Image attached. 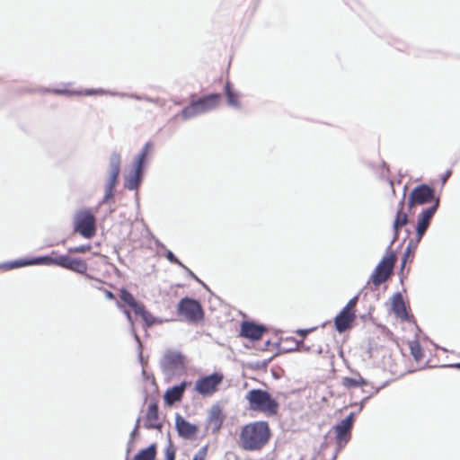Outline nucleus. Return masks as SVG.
I'll return each instance as SVG.
<instances>
[{
    "label": "nucleus",
    "mask_w": 460,
    "mask_h": 460,
    "mask_svg": "<svg viewBox=\"0 0 460 460\" xmlns=\"http://www.w3.org/2000/svg\"><path fill=\"white\" fill-rule=\"evenodd\" d=\"M165 257L166 259L172 262V263H175V264H178L179 266L181 267H184V264H182L176 257L175 255L173 254L172 252L169 251V250H166V253H165Z\"/></svg>",
    "instance_id": "38"
},
{
    "label": "nucleus",
    "mask_w": 460,
    "mask_h": 460,
    "mask_svg": "<svg viewBox=\"0 0 460 460\" xmlns=\"http://www.w3.org/2000/svg\"><path fill=\"white\" fill-rule=\"evenodd\" d=\"M349 420H341L334 426L339 451L341 450L350 439L352 427L349 426Z\"/></svg>",
    "instance_id": "14"
},
{
    "label": "nucleus",
    "mask_w": 460,
    "mask_h": 460,
    "mask_svg": "<svg viewBox=\"0 0 460 460\" xmlns=\"http://www.w3.org/2000/svg\"><path fill=\"white\" fill-rule=\"evenodd\" d=\"M143 168L133 164L132 169L125 173L124 187L130 190H137L143 179Z\"/></svg>",
    "instance_id": "12"
},
{
    "label": "nucleus",
    "mask_w": 460,
    "mask_h": 460,
    "mask_svg": "<svg viewBox=\"0 0 460 460\" xmlns=\"http://www.w3.org/2000/svg\"><path fill=\"white\" fill-rule=\"evenodd\" d=\"M175 426L179 435L184 438H190L197 431L195 425L190 424L179 414L175 418Z\"/></svg>",
    "instance_id": "17"
},
{
    "label": "nucleus",
    "mask_w": 460,
    "mask_h": 460,
    "mask_svg": "<svg viewBox=\"0 0 460 460\" xmlns=\"http://www.w3.org/2000/svg\"><path fill=\"white\" fill-rule=\"evenodd\" d=\"M358 299V296L352 297L342 310L348 313H354V308L357 305Z\"/></svg>",
    "instance_id": "35"
},
{
    "label": "nucleus",
    "mask_w": 460,
    "mask_h": 460,
    "mask_svg": "<svg viewBox=\"0 0 460 460\" xmlns=\"http://www.w3.org/2000/svg\"><path fill=\"white\" fill-rule=\"evenodd\" d=\"M456 367L460 368V363L456 365Z\"/></svg>",
    "instance_id": "54"
},
{
    "label": "nucleus",
    "mask_w": 460,
    "mask_h": 460,
    "mask_svg": "<svg viewBox=\"0 0 460 460\" xmlns=\"http://www.w3.org/2000/svg\"><path fill=\"white\" fill-rule=\"evenodd\" d=\"M365 385H367V381L359 375L353 377H344L342 379V385L346 388L359 387Z\"/></svg>",
    "instance_id": "26"
},
{
    "label": "nucleus",
    "mask_w": 460,
    "mask_h": 460,
    "mask_svg": "<svg viewBox=\"0 0 460 460\" xmlns=\"http://www.w3.org/2000/svg\"><path fill=\"white\" fill-rule=\"evenodd\" d=\"M153 145L151 142H146L137 155L134 158L133 164H137L139 166L144 167V163L148 155L149 151L151 150Z\"/></svg>",
    "instance_id": "28"
},
{
    "label": "nucleus",
    "mask_w": 460,
    "mask_h": 460,
    "mask_svg": "<svg viewBox=\"0 0 460 460\" xmlns=\"http://www.w3.org/2000/svg\"><path fill=\"white\" fill-rule=\"evenodd\" d=\"M119 298L121 302L127 304L128 306H130L133 311L136 313L138 308L142 305V304L138 303L135 297L132 296L131 293H129L127 289L122 288L120 290Z\"/></svg>",
    "instance_id": "25"
},
{
    "label": "nucleus",
    "mask_w": 460,
    "mask_h": 460,
    "mask_svg": "<svg viewBox=\"0 0 460 460\" xmlns=\"http://www.w3.org/2000/svg\"><path fill=\"white\" fill-rule=\"evenodd\" d=\"M434 197V190L426 184L414 188L409 195L408 207L411 208L414 205H423L431 200Z\"/></svg>",
    "instance_id": "9"
},
{
    "label": "nucleus",
    "mask_w": 460,
    "mask_h": 460,
    "mask_svg": "<svg viewBox=\"0 0 460 460\" xmlns=\"http://www.w3.org/2000/svg\"><path fill=\"white\" fill-rule=\"evenodd\" d=\"M438 205L439 200L437 199L433 206L425 208L419 216L416 226L417 243H419L421 240L422 236L426 233L429 226L430 220L438 208Z\"/></svg>",
    "instance_id": "11"
},
{
    "label": "nucleus",
    "mask_w": 460,
    "mask_h": 460,
    "mask_svg": "<svg viewBox=\"0 0 460 460\" xmlns=\"http://www.w3.org/2000/svg\"><path fill=\"white\" fill-rule=\"evenodd\" d=\"M245 399L252 411H260L268 416H273L278 412L279 402L267 391L252 389L245 394Z\"/></svg>",
    "instance_id": "2"
},
{
    "label": "nucleus",
    "mask_w": 460,
    "mask_h": 460,
    "mask_svg": "<svg viewBox=\"0 0 460 460\" xmlns=\"http://www.w3.org/2000/svg\"><path fill=\"white\" fill-rule=\"evenodd\" d=\"M57 265L81 274L84 273L87 270L85 261L81 259L71 258L67 255H58Z\"/></svg>",
    "instance_id": "13"
},
{
    "label": "nucleus",
    "mask_w": 460,
    "mask_h": 460,
    "mask_svg": "<svg viewBox=\"0 0 460 460\" xmlns=\"http://www.w3.org/2000/svg\"><path fill=\"white\" fill-rule=\"evenodd\" d=\"M392 309L394 313L400 318L408 319V314L405 308V304L402 296L400 293L394 295L392 298Z\"/></svg>",
    "instance_id": "21"
},
{
    "label": "nucleus",
    "mask_w": 460,
    "mask_h": 460,
    "mask_svg": "<svg viewBox=\"0 0 460 460\" xmlns=\"http://www.w3.org/2000/svg\"><path fill=\"white\" fill-rule=\"evenodd\" d=\"M148 102H153L150 98H145Z\"/></svg>",
    "instance_id": "53"
},
{
    "label": "nucleus",
    "mask_w": 460,
    "mask_h": 460,
    "mask_svg": "<svg viewBox=\"0 0 460 460\" xmlns=\"http://www.w3.org/2000/svg\"><path fill=\"white\" fill-rule=\"evenodd\" d=\"M186 387V383L182 382L179 385H175L168 389L164 394V400L168 404H172L180 401Z\"/></svg>",
    "instance_id": "22"
},
{
    "label": "nucleus",
    "mask_w": 460,
    "mask_h": 460,
    "mask_svg": "<svg viewBox=\"0 0 460 460\" xmlns=\"http://www.w3.org/2000/svg\"><path fill=\"white\" fill-rule=\"evenodd\" d=\"M105 296L108 298V299H113L114 298V295L112 292L109 291V290H105Z\"/></svg>",
    "instance_id": "49"
},
{
    "label": "nucleus",
    "mask_w": 460,
    "mask_h": 460,
    "mask_svg": "<svg viewBox=\"0 0 460 460\" xmlns=\"http://www.w3.org/2000/svg\"><path fill=\"white\" fill-rule=\"evenodd\" d=\"M315 352H316L317 354H321V353L323 352L322 348H321V347H319V348L315 350Z\"/></svg>",
    "instance_id": "52"
},
{
    "label": "nucleus",
    "mask_w": 460,
    "mask_h": 460,
    "mask_svg": "<svg viewBox=\"0 0 460 460\" xmlns=\"http://www.w3.org/2000/svg\"><path fill=\"white\" fill-rule=\"evenodd\" d=\"M124 96H128V97H130V98H133V99H136V100H142L143 98L137 95V94H134V93H131V94H126V93H123ZM123 97V95L121 96Z\"/></svg>",
    "instance_id": "48"
},
{
    "label": "nucleus",
    "mask_w": 460,
    "mask_h": 460,
    "mask_svg": "<svg viewBox=\"0 0 460 460\" xmlns=\"http://www.w3.org/2000/svg\"><path fill=\"white\" fill-rule=\"evenodd\" d=\"M145 426L147 429H161L162 426L158 421V407L156 403L148 405Z\"/></svg>",
    "instance_id": "20"
},
{
    "label": "nucleus",
    "mask_w": 460,
    "mask_h": 460,
    "mask_svg": "<svg viewBox=\"0 0 460 460\" xmlns=\"http://www.w3.org/2000/svg\"><path fill=\"white\" fill-rule=\"evenodd\" d=\"M404 207V197L398 204V209L396 212V216L393 224V229L394 232V239L398 236V231L400 228H402L403 226H405L408 223V215L406 212L403 211Z\"/></svg>",
    "instance_id": "19"
},
{
    "label": "nucleus",
    "mask_w": 460,
    "mask_h": 460,
    "mask_svg": "<svg viewBox=\"0 0 460 460\" xmlns=\"http://www.w3.org/2000/svg\"><path fill=\"white\" fill-rule=\"evenodd\" d=\"M307 332H308L307 330H298L297 331V333L302 335V336L305 335Z\"/></svg>",
    "instance_id": "51"
},
{
    "label": "nucleus",
    "mask_w": 460,
    "mask_h": 460,
    "mask_svg": "<svg viewBox=\"0 0 460 460\" xmlns=\"http://www.w3.org/2000/svg\"><path fill=\"white\" fill-rule=\"evenodd\" d=\"M113 190H114L105 189L104 188V196H103L102 199L101 200V202L99 203V206L102 205V204L108 203L110 201V199H112V197H113Z\"/></svg>",
    "instance_id": "37"
},
{
    "label": "nucleus",
    "mask_w": 460,
    "mask_h": 460,
    "mask_svg": "<svg viewBox=\"0 0 460 460\" xmlns=\"http://www.w3.org/2000/svg\"><path fill=\"white\" fill-rule=\"evenodd\" d=\"M102 94H110V95H116V96H122V93H114L111 91H106L103 89H96V95H102Z\"/></svg>",
    "instance_id": "40"
},
{
    "label": "nucleus",
    "mask_w": 460,
    "mask_h": 460,
    "mask_svg": "<svg viewBox=\"0 0 460 460\" xmlns=\"http://www.w3.org/2000/svg\"><path fill=\"white\" fill-rule=\"evenodd\" d=\"M222 380L223 376L219 373H213L201 377L195 383V391L201 395H209L217 390Z\"/></svg>",
    "instance_id": "8"
},
{
    "label": "nucleus",
    "mask_w": 460,
    "mask_h": 460,
    "mask_svg": "<svg viewBox=\"0 0 460 460\" xmlns=\"http://www.w3.org/2000/svg\"><path fill=\"white\" fill-rule=\"evenodd\" d=\"M396 257L394 252L387 253L376 267L371 280L376 287L384 283L392 274Z\"/></svg>",
    "instance_id": "5"
},
{
    "label": "nucleus",
    "mask_w": 460,
    "mask_h": 460,
    "mask_svg": "<svg viewBox=\"0 0 460 460\" xmlns=\"http://www.w3.org/2000/svg\"><path fill=\"white\" fill-rule=\"evenodd\" d=\"M354 413H350L348 417H346L343 420H349V426H353Z\"/></svg>",
    "instance_id": "45"
},
{
    "label": "nucleus",
    "mask_w": 460,
    "mask_h": 460,
    "mask_svg": "<svg viewBox=\"0 0 460 460\" xmlns=\"http://www.w3.org/2000/svg\"><path fill=\"white\" fill-rule=\"evenodd\" d=\"M117 306L123 312V314H125L128 322L129 323L131 328H132V333L136 339V341L138 342V344H140V340L138 338V336L137 335L136 332H135V329H134V323H133V319H132V316H131V314L128 310L125 309L123 305L121 304L120 301H118L117 302ZM141 345H139L140 347Z\"/></svg>",
    "instance_id": "31"
},
{
    "label": "nucleus",
    "mask_w": 460,
    "mask_h": 460,
    "mask_svg": "<svg viewBox=\"0 0 460 460\" xmlns=\"http://www.w3.org/2000/svg\"><path fill=\"white\" fill-rule=\"evenodd\" d=\"M135 314L141 316L146 326H152L155 323V318L148 311L146 310L143 305Z\"/></svg>",
    "instance_id": "30"
},
{
    "label": "nucleus",
    "mask_w": 460,
    "mask_h": 460,
    "mask_svg": "<svg viewBox=\"0 0 460 460\" xmlns=\"http://www.w3.org/2000/svg\"><path fill=\"white\" fill-rule=\"evenodd\" d=\"M139 421H140V420H139V419H137V420L136 426H135V428H134L133 431L131 432V438H133V437L136 435V433L137 432V429H138V428H139Z\"/></svg>",
    "instance_id": "46"
},
{
    "label": "nucleus",
    "mask_w": 460,
    "mask_h": 460,
    "mask_svg": "<svg viewBox=\"0 0 460 460\" xmlns=\"http://www.w3.org/2000/svg\"><path fill=\"white\" fill-rule=\"evenodd\" d=\"M119 176L116 175H108L107 181L105 183V189L114 190L118 183Z\"/></svg>",
    "instance_id": "33"
},
{
    "label": "nucleus",
    "mask_w": 460,
    "mask_h": 460,
    "mask_svg": "<svg viewBox=\"0 0 460 460\" xmlns=\"http://www.w3.org/2000/svg\"><path fill=\"white\" fill-rule=\"evenodd\" d=\"M153 145L151 142H146L137 155L134 158L133 164H137L139 166L144 167V163L148 155L149 151L151 150Z\"/></svg>",
    "instance_id": "27"
},
{
    "label": "nucleus",
    "mask_w": 460,
    "mask_h": 460,
    "mask_svg": "<svg viewBox=\"0 0 460 460\" xmlns=\"http://www.w3.org/2000/svg\"><path fill=\"white\" fill-rule=\"evenodd\" d=\"M225 94L226 97V102L227 104L234 108L236 110H240L242 108L241 102H240V93L237 92H234L232 89L231 84L229 82H226L225 84Z\"/></svg>",
    "instance_id": "23"
},
{
    "label": "nucleus",
    "mask_w": 460,
    "mask_h": 460,
    "mask_svg": "<svg viewBox=\"0 0 460 460\" xmlns=\"http://www.w3.org/2000/svg\"><path fill=\"white\" fill-rule=\"evenodd\" d=\"M355 319L354 313H348L341 310V313L335 317L334 323L336 330L341 333L351 326Z\"/></svg>",
    "instance_id": "18"
},
{
    "label": "nucleus",
    "mask_w": 460,
    "mask_h": 460,
    "mask_svg": "<svg viewBox=\"0 0 460 460\" xmlns=\"http://www.w3.org/2000/svg\"><path fill=\"white\" fill-rule=\"evenodd\" d=\"M178 312L190 322H197L203 318L202 307L195 299L182 298L179 302Z\"/></svg>",
    "instance_id": "6"
},
{
    "label": "nucleus",
    "mask_w": 460,
    "mask_h": 460,
    "mask_svg": "<svg viewBox=\"0 0 460 460\" xmlns=\"http://www.w3.org/2000/svg\"><path fill=\"white\" fill-rule=\"evenodd\" d=\"M121 167V155L118 152L111 154L109 158V175L119 176Z\"/></svg>",
    "instance_id": "24"
},
{
    "label": "nucleus",
    "mask_w": 460,
    "mask_h": 460,
    "mask_svg": "<svg viewBox=\"0 0 460 460\" xmlns=\"http://www.w3.org/2000/svg\"><path fill=\"white\" fill-rule=\"evenodd\" d=\"M160 364L163 371L168 375L178 373L184 367L183 357L175 351H167Z\"/></svg>",
    "instance_id": "7"
},
{
    "label": "nucleus",
    "mask_w": 460,
    "mask_h": 460,
    "mask_svg": "<svg viewBox=\"0 0 460 460\" xmlns=\"http://www.w3.org/2000/svg\"><path fill=\"white\" fill-rule=\"evenodd\" d=\"M181 268H182V269H184V270L187 271V273H188L191 278H193L195 280H197V281L200 282V280L198 279V277H197V276H196V275H195V274H194V273H193V272H192L189 268H187L185 265H184V267H181Z\"/></svg>",
    "instance_id": "43"
},
{
    "label": "nucleus",
    "mask_w": 460,
    "mask_h": 460,
    "mask_svg": "<svg viewBox=\"0 0 460 460\" xmlns=\"http://www.w3.org/2000/svg\"><path fill=\"white\" fill-rule=\"evenodd\" d=\"M46 92L53 93L58 95H79V94H81V93H77V91H71V90H67V89H53V90L47 89Z\"/></svg>",
    "instance_id": "32"
},
{
    "label": "nucleus",
    "mask_w": 460,
    "mask_h": 460,
    "mask_svg": "<svg viewBox=\"0 0 460 460\" xmlns=\"http://www.w3.org/2000/svg\"><path fill=\"white\" fill-rule=\"evenodd\" d=\"M411 354L416 360H420L422 357L421 349L418 344L411 347Z\"/></svg>",
    "instance_id": "39"
},
{
    "label": "nucleus",
    "mask_w": 460,
    "mask_h": 460,
    "mask_svg": "<svg viewBox=\"0 0 460 460\" xmlns=\"http://www.w3.org/2000/svg\"><path fill=\"white\" fill-rule=\"evenodd\" d=\"M58 256H40L36 257L31 260H17L13 261H10L7 263H4L0 265V268L5 270H12L15 268L29 266V265H57Z\"/></svg>",
    "instance_id": "10"
},
{
    "label": "nucleus",
    "mask_w": 460,
    "mask_h": 460,
    "mask_svg": "<svg viewBox=\"0 0 460 460\" xmlns=\"http://www.w3.org/2000/svg\"><path fill=\"white\" fill-rule=\"evenodd\" d=\"M411 243H412V241H411V242L409 243V246L407 247V250H406V252H405L404 258L402 259V265H404V264H405V262H406V257H407L408 253L410 252Z\"/></svg>",
    "instance_id": "47"
},
{
    "label": "nucleus",
    "mask_w": 460,
    "mask_h": 460,
    "mask_svg": "<svg viewBox=\"0 0 460 460\" xmlns=\"http://www.w3.org/2000/svg\"><path fill=\"white\" fill-rule=\"evenodd\" d=\"M91 250L90 245H80L68 248L70 253H84Z\"/></svg>",
    "instance_id": "34"
},
{
    "label": "nucleus",
    "mask_w": 460,
    "mask_h": 460,
    "mask_svg": "<svg viewBox=\"0 0 460 460\" xmlns=\"http://www.w3.org/2000/svg\"><path fill=\"white\" fill-rule=\"evenodd\" d=\"M270 429L266 421H254L243 427L239 436V443L246 451L261 449L269 441Z\"/></svg>",
    "instance_id": "1"
},
{
    "label": "nucleus",
    "mask_w": 460,
    "mask_h": 460,
    "mask_svg": "<svg viewBox=\"0 0 460 460\" xmlns=\"http://www.w3.org/2000/svg\"><path fill=\"white\" fill-rule=\"evenodd\" d=\"M80 93H81L80 95H88V96L96 95V89H88V90H85V91L80 92Z\"/></svg>",
    "instance_id": "42"
},
{
    "label": "nucleus",
    "mask_w": 460,
    "mask_h": 460,
    "mask_svg": "<svg viewBox=\"0 0 460 460\" xmlns=\"http://www.w3.org/2000/svg\"><path fill=\"white\" fill-rule=\"evenodd\" d=\"M155 453L156 451L155 445H151L147 448L141 450L137 455H136L133 460H155Z\"/></svg>",
    "instance_id": "29"
},
{
    "label": "nucleus",
    "mask_w": 460,
    "mask_h": 460,
    "mask_svg": "<svg viewBox=\"0 0 460 460\" xmlns=\"http://www.w3.org/2000/svg\"><path fill=\"white\" fill-rule=\"evenodd\" d=\"M220 100L221 95L219 93H210L197 100H192L190 105L181 111V117L187 120L208 113L218 106Z\"/></svg>",
    "instance_id": "3"
},
{
    "label": "nucleus",
    "mask_w": 460,
    "mask_h": 460,
    "mask_svg": "<svg viewBox=\"0 0 460 460\" xmlns=\"http://www.w3.org/2000/svg\"><path fill=\"white\" fill-rule=\"evenodd\" d=\"M370 396H367L365 397L362 402H360V405H359V408H358V411H360L362 409H363V406H364V403L368 400Z\"/></svg>",
    "instance_id": "50"
},
{
    "label": "nucleus",
    "mask_w": 460,
    "mask_h": 460,
    "mask_svg": "<svg viewBox=\"0 0 460 460\" xmlns=\"http://www.w3.org/2000/svg\"><path fill=\"white\" fill-rule=\"evenodd\" d=\"M165 460H174L175 459V451L172 447H169L165 451Z\"/></svg>",
    "instance_id": "41"
},
{
    "label": "nucleus",
    "mask_w": 460,
    "mask_h": 460,
    "mask_svg": "<svg viewBox=\"0 0 460 460\" xmlns=\"http://www.w3.org/2000/svg\"><path fill=\"white\" fill-rule=\"evenodd\" d=\"M74 229L83 237L92 238L96 233V222L93 213L85 208L78 210L74 216Z\"/></svg>",
    "instance_id": "4"
},
{
    "label": "nucleus",
    "mask_w": 460,
    "mask_h": 460,
    "mask_svg": "<svg viewBox=\"0 0 460 460\" xmlns=\"http://www.w3.org/2000/svg\"><path fill=\"white\" fill-rule=\"evenodd\" d=\"M207 452H208V447L205 446V447H202L201 448L199 449V451L194 455L193 456V459L192 460H205L206 458V456H207Z\"/></svg>",
    "instance_id": "36"
},
{
    "label": "nucleus",
    "mask_w": 460,
    "mask_h": 460,
    "mask_svg": "<svg viewBox=\"0 0 460 460\" xmlns=\"http://www.w3.org/2000/svg\"><path fill=\"white\" fill-rule=\"evenodd\" d=\"M224 421V415L221 408L218 405L211 407L208 417V429H211L212 432H217Z\"/></svg>",
    "instance_id": "16"
},
{
    "label": "nucleus",
    "mask_w": 460,
    "mask_h": 460,
    "mask_svg": "<svg viewBox=\"0 0 460 460\" xmlns=\"http://www.w3.org/2000/svg\"><path fill=\"white\" fill-rule=\"evenodd\" d=\"M265 331L266 328L263 325L255 324L250 322L243 323L241 327L242 336L252 341L259 340Z\"/></svg>",
    "instance_id": "15"
},
{
    "label": "nucleus",
    "mask_w": 460,
    "mask_h": 460,
    "mask_svg": "<svg viewBox=\"0 0 460 460\" xmlns=\"http://www.w3.org/2000/svg\"><path fill=\"white\" fill-rule=\"evenodd\" d=\"M450 175H451V171H450V170H448L447 172H446V173L443 175V177H442V179H441V180H442V183H443V184H445V183L447 182V179L450 177Z\"/></svg>",
    "instance_id": "44"
}]
</instances>
